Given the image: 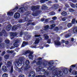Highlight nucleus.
<instances>
[{
    "label": "nucleus",
    "mask_w": 77,
    "mask_h": 77,
    "mask_svg": "<svg viewBox=\"0 0 77 77\" xmlns=\"http://www.w3.org/2000/svg\"><path fill=\"white\" fill-rule=\"evenodd\" d=\"M23 59H24V58L23 57H20L19 58V59L18 61H16L15 62V66H18L19 65H21L23 63H24Z\"/></svg>",
    "instance_id": "nucleus-1"
},
{
    "label": "nucleus",
    "mask_w": 77,
    "mask_h": 77,
    "mask_svg": "<svg viewBox=\"0 0 77 77\" xmlns=\"http://www.w3.org/2000/svg\"><path fill=\"white\" fill-rule=\"evenodd\" d=\"M28 53H29V59H32L33 58V55H32V54H33V52L30 51H24L23 53V55H26Z\"/></svg>",
    "instance_id": "nucleus-2"
},
{
    "label": "nucleus",
    "mask_w": 77,
    "mask_h": 77,
    "mask_svg": "<svg viewBox=\"0 0 77 77\" xmlns=\"http://www.w3.org/2000/svg\"><path fill=\"white\" fill-rule=\"evenodd\" d=\"M72 67H71L70 68V69L69 70V72H71L73 74V75H77V71L75 70H74L72 72V69L74 68V67H75L76 66L75 65H72L71 66Z\"/></svg>",
    "instance_id": "nucleus-3"
},
{
    "label": "nucleus",
    "mask_w": 77,
    "mask_h": 77,
    "mask_svg": "<svg viewBox=\"0 0 77 77\" xmlns=\"http://www.w3.org/2000/svg\"><path fill=\"white\" fill-rule=\"evenodd\" d=\"M53 74L54 75V76L57 75L58 77H60V76L63 75L62 72L61 71H59L58 72L57 71H56L55 73H54Z\"/></svg>",
    "instance_id": "nucleus-4"
},
{
    "label": "nucleus",
    "mask_w": 77,
    "mask_h": 77,
    "mask_svg": "<svg viewBox=\"0 0 77 77\" xmlns=\"http://www.w3.org/2000/svg\"><path fill=\"white\" fill-rule=\"evenodd\" d=\"M14 42H15L14 44V46H12L11 47L10 49H12L13 48H14L15 47H18V44L17 43V42L18 41V40L14 38Z\"/></svg>",
    "instance_id": "nucleus-5"
},
{
    "label": "nucleus",
    "mask_w": 77,
    "mask_h": 77,
    "mask_svg": "<svg viewBox=\"0 0 77 77\" xmlns=\"http://www.w3.org/2000/svg\"><path fill=\"white\" fill-rule=\"evenodd\" d=\"M30 63V62L29 60H26L25 62V64L26 66L24 68V70H27L29 68V64Z\"/></svg>",
    "instance_id": "nucleus-6"
},
{
    "label": "nucleus",
    "mask_w": 77,
    "mask_h": 77,
    "mask_svg": "<svg viewBox=\"0 0 77 77\" xmlns=\"http://www.w3.org/2000/svg\"><path fill=\"white\" fill-rule=\"evenodd\" d=\"M35 76V72L33 71H31L29 75V77H34Z\"/></svg>",
    "instance_id": "nucleus-7"
},
{
    "label": "nucleus",
    "mask_w": 77,
    "mask_h": 77,
    "mask_svg": "<svg viewBox=\"0 0 77 77\" xmlns=\"http://www.w3.org/2000/svg\"><path fill=\"white\" fill-rule=\"evenodd\" d=\"M20 17V14L18 13H15L14 15V17L15 18H18Z\"/></svg>",
    "instance_id": "nucleus-8"
},
{
    "label": "nucleus",
    "mask_w": 77,
    "mask_h": 77,
    "mask_svg": "<svg viewBox=\"0 0 77 77\" xmlns=\"http://www.w3.org/2000/svg\"><path fill=\"white\" fill-rule=\"evenodd\" d=\"M58 40L55 41L54 43L56 45H57V46H59V45H60V42L58 41L59 40V39Z\"/></svg>",
    "instance_id": "nucleus-9"
},
{
    "label": "nucleus",
    "mask_w": 77,
    "mask_h": 77,
    "mask_svg": "<svg viewBox=\"0 0 77 77\" xmlns=\"http://www.w3.org/2000/svg\"><path fill=\"white\" fill-rule=\"evenodd\" d=\"M39 9V6H32L31 7V10L32 11H34V10H35V9Z\"/></svg>",
    "instance_id": "nucleus-10"
},
{
    "label": "nucleus",
    "mask_w": 77,
    "mask_h": 77,
    "mask_svg": "<svg viewBox=\"0 0 77 77\" xmlns=\"http://www.w3.org/2000/svg\"><path fill=\"white\" fill-rule=\"evenodd\" d=\"M25 8L24 7H22L20 8L19 9V12H24L25 11Z\"/></svg>",
    "instance_id": "nucleus-11"
},
{
    "label": "nucleus",
    "mask_w": 77,
    "mask_h": 77,
    "mask_svg": "<svg viewBox=\"0 0 77 77\" xmlns=\"http://www.w3.org/2000/svg\"><path fill=\"white\" fill-rule=\"evenodd\" d=\"M2 69L3 72L7 71V70H8V69H7V67H6V66H2Z\"/></svg>",
    "instance_id": "nucleus-12"
},
{
    "label": "nucleus",
    "mask_w": 77,
    "mask_h": 77,
    "mask_svg": "<svg viewBox=\"0 0 77 77\" xmlns=\"http://www.w3.org/2000/svg\"><path fill=\"white\" fill-rule=\"evenodd\" d=\"M6 33V32L5 30V29L2 30V32H0V36H2L4 33Z\"/></svg>",
    "instance_id": "nucleus-13"
},
{
    "label": "nucleus",
    "mask_w": 77,
    "mask_h": 77,
    "mask_svg": "<svg viewBox=\"0 0 77 77\" xmlns=\"http://www.w3.org/2000/svg\"><path fill=\"white\" fill-rule=\"evenodd\" d=\"M11 25H9L6 26V29L7 30L9 31L11 30Z\"/></svg>",
    "instance_id": "nucleus-14"
},
{
    "label": "nucleus",
    "mask_w": 77,
    "mask_h": 77,
    "mask_svg": "<svg viewBox=\"0 0 77 77\" xmlns=\"http://www.w3.org/2000/svg\"><path fill=\"white\" fill-rule=\"evenodd\" d=\"M11 36H15L17 35V32H11Z\"/></svg>",
    "instance_id": "nucleus-15"
},
{
    "label": "nucleus",
    "mask_w": 77,
    "mask_h": 77,
    "mask_svg": "<svg viewBox=\"0 0 77 77\" xmlns=\"http://www.w3.org/2000/svg\"><path fill=\"white\" fill-rule=\"evenodd\" d=\"M28 44V43L26 42H23V44L22 45V47H24V46H25V45H27V44Z\"/></svg>",
    "instance_id": "nucleus-16"
},
{
    "label": "nucleus",
    "mask_w": 77,
    "mask_h": 77,
    "mask_svg": "<svg viewBox=\"0 0 77 77\" xmlns=\"http://www.w3.org/2000/svg\"><path fill=\"white\" fill-rule=\"evenodd\" d=\"M12 64V63L11 62H8L7 63V67H10L11 66V65Z\"/></svg>",
    "instance_id": "nucleus-17"
},
{
    "label": "nucleus",
    "mask_w": 77,
    "mask_h": 77,
    "mask_svg": "<svg viewBox=\"0 0 77 77\" xmlns=\"http://www.w3.org/2000/svg\"><path fill=\"white\" fill-rule=\"evenodd\" d=\"M39 13V11H36L35 13L33 12L32 14V15H33V16H36V15H38V14Z\"/></svg>",
    "instance_id": "nucleus-18"
},
{
    "label": "nucleus",
    "mask_w": 77,
    "mask_h": 77,
    "mask_svg": "<svg viewBox=\"0 0 77 77\" xmlns=\"http://www.w3.org/2000/svg\"><path fill=\"white\" fill-rule=\"evenodd\" d=\"M7 14L8 15H9V16H12V15H13L14 13H13V12H9Z\"/></svg>",
    "instance_id": "nucleus-19"
},
{
    "label": "nucleus",
    "mask_w": 77,
    "mask_h": 77,
    "mask_svg": "<svg viewBox=\"0 0 77 77\" xmlns=\"http://www.w3.org/2000/svg\"><path fill=\"white\" fill-rule=\"evenodd\" d=\"M17 27L18 26H14L12 27V30H17Z\"/></svg>",
    "instance_id": "nucleus-20"
},
{
    "label": "nucleus",
    "mask_w": 77,
    "mask_h": 77,
    "mask_svg": "<svg viewBox=\"0 0 77 77\" xmlns=\"http://www.w3.org/2000/svg\"><path fill=\"white\" fill-rule=\"evenodd\" d=\"M61 14L63 16H65L67 15V13L65 11H63L62 13Z\"/></svg>",
    "instance_id": "nucleus-21"
},
{
    "label": "nucleus",
    "mask_w": 77,
    "mask_h": 77,
    "mask_svg": "<svg viewBox=\"0 0 77 77\" xmlns=\"http://www.w3.org/2000/svg\"><path fill=\"white\" fill-rule=\"evenodd\" d=\"M73 32H74V33H77V27H75L73 30Z\"/></svg>",
    "instance_id": "nucleus-22"
},
{
    "label": "nucleus",
    "mask_w": 77,
    "mask_h": 77,
    "mask_svg": "<svg viewBox=\"0 0 77 77\" xmlns=\"http://www.w3.org/2000/svg\"><path fill=\"white\" fill-rule=\"evenodd\" d=\"M69 4L72 8H75V5L72 3H70Z\"/></svg>",
    "instance_id": "nucleus-23"
},
{
    "label": "nucleus",
    "mask_w": 77,
    "mask_h": 77,
    "mask_svg": "<svg viewBox=\"0 0 77 77\" xmlns=\"http://www.w3.org/2000/svg\"><path fill=\"white\" fill-rule=\"evenodd\" d=\"M44 28L45 30H47V29H49V26L48 25H46L44 27Z\"/></svg>",
    "instance_id": "nucleus-24"
},
{
    "label": "nucleus",
    "mask_w": 77,
    "mask_h": 77,
    "mask_svg": "<svg viewBox=\"0 0 77 77\" xmlns=\"http://www.w3.org/2000/svg\"><path fill=\"white\" fill-rule=\"evenodd\" d=\"M5 42L6 44H9L10 43V41L9 39H6L5 40Z\"/></svg>",
    "instance_id": "nucleus-25"
},
{
    "label": "nucleus",
    "mask_w": 77,
    "mask_h": 77,
    "mask_svg": "<svg viewBox=\"0 0 77 77\" xmlns=\"http://www.w3.org/2000/svg\"><path fill=\"white\" fill-rule=\"evenodd\" d=\"M8 77V75L6 73H5L2 75V77Z\"/></svg>",
    "instance_id": "nucleus-26"
},
{
    "label": "nucleus",
    "mask_w": 77,
    "mask_h": 77,
    "mask_svg": "<svg viewBox=\"0 0 77 77\" xmlns=\"http://www.w3.org/2000/svg\"><path fill=\"white\" fill-rule=\"evenodd\" d=\"M5 46V44L4 43L0 44V48H3Z\"/></svg>",
    "instance_id": "nucleus-27"
},
{
    "label": "nucleus",
    "mask_w": 77,
    "mask_h": 77,
    "mask_svg": "<svg viewBox=\"0 0 77 77\" xmlns=\"http://www.w3.org/2000/svg\"><path fill=\"white\" fill-rule=\"evenodd\" d=\"M7 52L8 53H14V51L12 50L10 51L9 50H8L7 51Z\"/></svg>",
    "instance_id": "nucleus-28"
},
{
    "label": "nucleus",
    "mask_w": 77,
    "mask_h": 77,
    "mask_svg": "<svg viewBox=\"0 0 77 77\" xmlns=\"http://www.w3.org/2000/svg\"><path fill=\"white\" fill-rule=\"evenodd\" d=\"M71 36V34H68L65 36V38H68V37H69V36Z\"/></svg>",
    "instance_id": "nucleus-29"
},
{
    "label": "nucleus",
    "mask_w": 77,
    "mask_h": 77,
    "mask_svg": "<svg viewBox=\"0 0 77 77\" xmlns=\"http://www.w3.org/2000/svg\"><path fill=\"white\" fill-rule=\"evenodd\" d=\"M38 42H39V39L38 38L35 40L34 43L35 44H38Z\"/></svg>",
    "instance_id": "nucleus-30"
},
{
    "label": "nucleus",
    "mask_w": 77,
    "mask_h": 77,
    "mask_svg": "<svg viewBox=\"0 0 77 77\" xmlns=\"http://www.w3.org/2000/svg\"><path fill=\"white\" fill-rule=\"evenodd\" d=\"M72 26V23H69L67 25V26L69 28L71 27Z\"/></svg>",
    "instance_id": "nucleus-31"
},
{
    "label": "nucleus",
    "mask_w": 77,
    "mask_h": 77,
    "mask_svg": "<svg viewBox=\"0 0 77 77\" xmlns=\"http://www.w3.org/2000/svg\"><path fill=\"white\" fill-rule=\"evenodd\" d=\"M47 8V6H46L45 5H44L42 6V8L43 9H45Z\"/></svg>",
    "instance_id": "nucleus-32"
},
{
    "label": "nucleus",
    "mask_w": 77,
    "mask_h": 77,
    "mask_svg": "<svg viewBox=\"0 0 77 77\" xmlns=\"http://www.w3.org/2000/svg\"><path fill=\"white\" fill-rule=\"evenodd\" d=\"M50 15H55V12H51L49 13Z\"/></svg>",
    "instance_id": "nucleus-33"
},
{
    "label": "nucleus",
    "mask_w": 77,
    "mask_h": 77,
    "mask_svg": "<svg viewBox=\"0 0 77 77\" xmlns=\"http://www.w3.org/2000/svg\"><path fill=\"white\" fill-rule=\"evenodd\" d=\"M9 55L7 54L5 56V59H7L9 58Z\"/></svg>",
    "instance_id": "nucleus-34"
},
{
    "label": "nucleus",
    "mask_w": 77,
    "mask_h": 77,
    "mask_svg": "<svg viewBox=\"0 0 77 77\" xmlns=\"http://www.w3.org/2000/svg\"><path fill=\"white\" fill-rule=\"evenodd\" d=\"M58 7H59V5H54V9H57V8H58Z\"/></svg>",
    "instance_id": "nucleus-35"
},
{
    "label": "nucleus",
    "mask_w": 77,
    "mask_h": 77,
    "mask_svg": "<svg viewBox=\"0 0 77 77\" xmlns=\"http://www.w3.org/2000/svg\"><path fill=\"white\" fill-rule=\"evenodd\" d=\"M45 39H47L48 38H49V37L46 34H45Z\"/></svg>",
    "instance_id": "nucleus-36"
},
{
    "label": "nucleus",
    "mask_w": 77,
    "mask_h": 77,
    "mask_svg": "<svg viewBox=\"0 0 77 77\" xmlns=\"http://www.w3.org/2000/svg\"><path fill=\"white\" fill-rule=\"evenodd\" d=\"M53 60L50 61L49 63V64L50 65L52 64H53Z\"/></svg>",
    "instance_id": "nucleus-37"
},
{
    "label": "nucleus",
    "mask_w": 77,
    "mask_h": 77,
    "mask_svg": "<svg viewBox=\"0 0 77 77\" xmlns=\"http://www.w3.org/2000/svg\"><path fill=\"white\" fill-rule=\"evenodd\" d=\"M75 22V19H74L72 20V24H74Z\"/></svg>",
    "instance_id": "nucleus-38"
},
{
    "label": "nucleus",
    "mask_w": 77,
    "mask_h": 77,
    "mask_svg": "<svg viewBox=\"0 0 77 77\" xmlns=\"http://www.w3.org/2000/svg\"><path fill=\"white\" fill-rule=\"evenodd\" d=\"M23 66L20 69H19V71L20 72H22V71H23Z\"/></svg>",
    "instance_id": "nucleus-39"
},
{
    "label": "nucleus",
    "mask_w": 77,
    "mask_h": 77,
    "mask_svg": "<svg viewBox=\"0 0 77 77\" xmlns=\"http://www.w3.org/2000/svg\"><path fill=\"white\" fill-rule=\"evenodd\" d=\"M11 73L13 72V66H11V70H10Z\"/></svg>",
    "instance_id": "nucleus-40"
},
{
    "label": "nucleus",
    "mask_w": 77,
    "mask_h": 77,
    "mask_svg": "<svg viewBox=\"0 0 77 77\" xmlns=\"http://www.w3.org/2000/svg\"><path fill=\"white\" fill-rule=\"evenodd\" d=\"M69 12H74V10L73 9L70 8L69 9Z\"/></svg>",
    "instance_id": "nucleus-41"
},
{
    "label": "nucleus",
    "mask_w": 77,
    "mask_h": 77,
    "mask_svg": "<svg viewBox=\"0 0 77 77\" xmlns=\"http://www.w3.org/2000/svg\"><path fill=\"white\" fill-rule=\"evenodd\" d=\"M43 45H44V47H50L49 45H46L45 44H44Z\"/></svg>",
    "instance_id": "nucleus-42"
},
{
    "label": "nucleus",
    "mask_w": 77,
    "mask_h": 77,
    "mask_svg": "<svg viewBox=\"0 0 77 77\" xmlns=\"http://www.w3.org/2000/svg\"><path fill=\"white\" fill-rule=\"evenodd\" d=\"M30 24H32V25H34V23H28L27 24V26H29V25H30Z\"/></svg>",
    "instance_id": "nucleus-43"
},
{
    "label": "nucleus",
    "mask_w": 77,
    "mask_h": 77,
    "mask_svg": "<svg viewBox=\"0 0 77 77\" xmlns=\"http://www.w3.org/2000/svg\"><path fill=\"white\" fill-rule=\"evenodd\" d=\"M55 27V25L54 24H52L51 26V29H53V28H54Z\"/></svg>",
    "instance_id": "nucleus-44"
},
{
    "label": "nucleus",
    "mask_w": 77,
    "mask_h": 77,
    "mask_svg": "<svg viewBox=\"0 0 77 77\" xmlns=\"http://www.w3.org/2000/svg\"><path fill=\"white\" fill-rule=\"evenodd\" d=\"M67 19V18H66V17H64L62 18V21H65Z\"/></svg>",
    "instance_id": "nucleus-45"
},
{
    "label": "nucleus",
    "mask_w": 77,
    "mask_h": 77,
    "mask_svg": "<svg viewBox=\"0 0 77 77\" xmlns=\"http://www.w3.org/2000/svg\"><path fill=\"white\" fill-rule=\"evenodd\" d=\"M19 21H20V23H23V22H24V19H20V20Z\"/></svg>",
    "instance_id": "nucleus-46"
},
{
    "label": "nucleus",
    "mask_w": 77,
    "mask_h": 77,
    "mask_svg": "<svg viewBox=\"0 0 77 77\" xmlns=\"http://www.w3.org/2000/svg\"><path fill=\"white\" fill-rule=\"evenodd\" d=\"M28 17H29V16H28L27 17H26L25 18V21H27V20H28Z\"/></svg>",
    "instance_id": "nucleus-47"
},
{
    "label": "nucleus",
    "mask_w": 77,
    "mask_h": 77,
    "mask_svg": "<svg viewBox=\"0 0 77 77\" xmlns=\"http://www.w3.org/2000/svg\"><path fill=\"white\" fill-rule=\"evenodd\" d=\"M25 15H30V13H29V12L28 11L25 13Z\"/></svg>",
    "instance_id": "nucleus-48"
},
{
    "label": "nucleus",
    "mask_w": 77,
    "mask_h": 77,
    "mask_svg": "<svg viewBox=\"0 0 77 77\" xmlns=\"http://www.w3.org/2000/svg\"><path fill=\"white\" fill-rule=\"evenodd\" d=\"M56 19H57V17L56 16H54L52 17V20H56Z\"/></svg>",
    "instance_id": "nucleus-49"
},
{
    "label": "nucleus",
    "mask_w": 77,
    "mask_h": 77,
    "mask_svg": "<svg viewBox=\"0 0 77 77\" xmlns=\"http://www.w3.org/2000/svg\"><path fill=\"white\" fill-rule=\"evenodd\" d=\"M65 44L66 45H68V44H69V42L68 41H66V42H65Z\"/></svg>",
    "instance_id": "nucleus-50"
},
{
    "label": "nucleus",
    "mask_w": 77,
    "mask_h": 77,
    "mask_svg": "<svg viewBox=\"0 0 77 77\" xmlns=\"http://www.w3.org/2000/svg\"><path fill=\"white\" fill-rule=\"evenodd\" d=\"M47 43H48V44H50V42H51V40H48V41H47Z\"/></svg>",
    "instance_id": "nucleus-51"
},
{
    "label": "nucleus",
    "mask_w": 77,
    "mask_h": 77,
    "mask_svg": "<svg viewBox=\"0 0 77 77\" xmlns=\"http://www.w3.org/2000/svg\"><path fill=\"white\" fill-rule=\"evenodd\" d=\"M36 72H38L39 71V67H37L36 68Z\"/></svg>",
    "instance_id": "nucleus-52"
},
{
    "label": "nucleus",
    "mask_w": 77,
    "mask_h": 77,
    "mask_svg": "<svg viewBox=\"0 0 77 77\" xmlns=\"http://www.w3.org/2000/svg\"><path fill=\"white\" fill-rule=\"evenodd\" d=\"M18 9V7H16L15 8H14V11H16V10H17Z\"/></svg>",
    "instance_id": "nucleus-53"
},
{
    "label": "nucleus",
    "mask_w": 77,
    "mask_h": 77,
    "mask_svg": "<svg viewBox=\"0 0 77 77\" xmlns=\"http://www.w3.org/2000/svg\"><path fill=\"white\" fill-rule=\"evenodd\" d=\"M65 5L66 8H69V5L68 4H66Z\"/></svg>",
    "instance_id": "nucleus-54"
},
{
    "label": "nucleus",
    "mask_w": 77,
    "mask_h": 77,
    "mask_svg": "<svg viewBox=\"0 0 77 77\" xmlns=\"http://www.w3.org/2000/svg\"><path fill=\"white\" fill-rule=\"evenodd\" d=\"M40 2L41 3H44L45 2V0H41Z\"/></svg>",
    "instance_id": "nucleus-55"
},
{
    "label": "nucleus",
    "mask_w": 77,
    "mask_h": 77,
    "mask_svg": "<svg viewBox=\"0 0 77 77\" xmlns=\"http://www.w3.org/2000/svg\"><path fill=\"white\" fill-rule=\"evenodd\" d=\"M72 2L73 3H76L77 2V0H73L72 1Z\"/></svg>",
    "instance_id": "nucleus-56"
},
{
    "label": "nucleus",
    "mask_w": 77,
    "mask_h": 77,
    "mask_svg": "<svg viewBox=\"0 0 77 77\" xmlns=\"http://www.w3.org/2000/svg\"><path fill=\"white\" fill-rule=\"evenodd\" d=\"M5 51L3 52L2 53V56H4V55H5Z\"/></svg>",
    "instance_id": "nucleus-57"
},
{
    "label": "nucleus",
    "mask_w": 77,
    "mask_h": 77,
    "mask_svg": "<svg viewBox=\"0 0 77 77\" xmlns=\"http://www.w3.org/2000/svg\"><path fill=\"white\" fill-rule=\"evenodd\" d=\"M19 77H24V76L23 75H21Z\"/></svg>",
    "instance_id": "nucleus-58"
},
{
    "label": "nucleus",
    "mask_w": 77,
    "mask_h": 77,
    "mask_svg": "<svg viewBox=\"0 0 77 77\" xmlns=\"http://www.w3.org/2000/svg\"><path fill=\"white\" fill-rule=\"evenodd\" d=\"M39 77H46V76L45 75H44L43 76H42V75H39Z\"/></svg>",
    "instance_id": "nucleus-59"
},
{
    "label": "nucleus",
    "mask_w": 77,
    "mask_h": 77,
    "mask_svg": "<svg viewBox=\"0 0 77 77\" xmlns=\"http://www.w3.org/2000/svg\"><path fill=\"white\" fill-rule=\"evenodd\" d=\"M23 35V32H21L20 34V36H22Z\"/></svg>",
    "instance_id": "nucleus-60"
},
{
    "label": "nucleus",
    "mask_w": 77,
    "mask_h": 77,
    "mask_svg": "<svg viewBox=\"0 0 77 77\" xmlns=\"http://www.w3.org/2000/svg\"><path fill=\"white\" fill-rule=\"evenodd\" d=\"M59 29V28L58 27H57L55 28V29L56 30H57Z\"/></svg>",
    "instance_id": "nucleus-61"
},
{
    "label": "nucleus",
    "mask_w": 77,
    "mask_h": 77,
    "mask_svg": "<svg viewBox=\"0 0 77 77\" xmlns=\"http://www.w3.org/2000/svg\"><path fill=\"white\" fill-rule=\"evenodd\" d=\"M50 22L51 23H54V21L53 20L51 21Z\"/></svg>",
    "instance_id": "nucleus-62"
},
{
    "label": "nucleus",
    "mask_w": 77,
    "mask_h": 77,
    "mask_svg": "<svg viewBox=\"0 0 77 77\" xmlns=\"http://www.w3.org/2000/svg\"><path fill=\"white\" fill-rule=\"evenodd\" d=\"M39 48L40 49H43V48H44V47H41V46H40Z\"/></svg>",
    "instance_id": "nucleus-63"
},
{
    "label": "nucleus",
    "mask_w": 77,
    "mask_h": 77,
    "mask_svg": "<svg viewBox=\"0 0 77 77\" xmlns=\"http://www.w3.org/2000/svg\"><path fill=\"white\" fill-rule=\"evenodd\" d=\"M41 21H44V19H42L41 20Z\"/></svg>",
    "instance_id": "nucleus-64"
}]
</instances>
